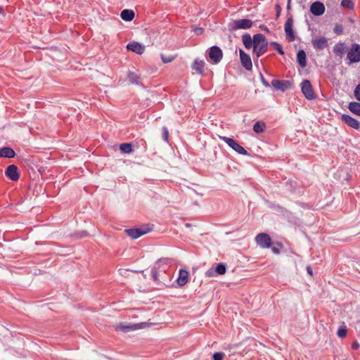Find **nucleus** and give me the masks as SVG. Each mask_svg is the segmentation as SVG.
<instances>
[{
	"label": "nucleus",
	"mask_w": 360,
	"mask_h": 360,
	"mask_svg": "<svg viewBox=\"0 0 360 360\" xmlns=\"http://www.w3.org/2000/svg\"><path fill=\"white\" fill-rule=\"evenodd\" d=\"M205 63L202 60L195 59L192 65V69L200 75H204Z\"/></svg>",
	"instance_id": "6ab92c4d"
},
{
	"label": "nucleus",
	"mask_w": 360,
	"mask_h": 360,
	"mask_svg": "<svg viewBox=\"0 0 360 360\" xmlns=\"http://www.w3.org/2000/svg\"><path fill=\"white\" fill-rule=\"evenodd\" d=\"M307 273L310 275V276H312L313 275V271H312V269L310 266H307Z\"/></svg>",
	"instance_id": "de8ad7c7"
},
{
	"label": "nucleus",
	"mask_w": 360,
	"mask_h": 360,
	"mask_svg": "<svg viewBox=\"0 0 360 360\" xmlns=\"http://www.w3.org/2000/svg\"><path fill=\"white\" fill-rule=\"evenodd\" d=\"M259 28L263 30V31H265V32H269V28L266 26V25H260L259 26Z\"/></svg>",
	"instance_id": "09e8293b"
},
{
	"label": "nucleus",
	"mask_w": 360,
	"mask_h": 360,
	"mask_svg": "<svg viewBox=\"0 0 360 360\" xmlns=\"http://www.w3.org/2000/svg\"><path fill=\"white\" fill-rule=\"evenodd\" d=\"M253 22L249 19H240L233 20L231 30H247L252 27Z\"/></svg>",
	"instance_id": "6e6552de"
},
{
	"label": "nucleus",
	"mask_w": 360,
	"mask_h": 360,
	"mask_svg": "<svg viewBox=\"0 0 360 360\" xmlns=\"http://www.w3.org/2000/svg\"><path fill=\"white\" fill-rule=\"evenodd\" d=\"M271 45L274 46V49L276 51H278V53L279 54H281V55H283L284 54V51L283 50V48H282L281 45L279 43L274 41V42L271 43Z\"/></svg>",
	"instance_id": "473e14b6"
},
{
	"label": "nucleus",
	"mask_w": 360,
	"mask_h": 360,
	"mask_svg": "<svg viewBox=\"0 0 360 360\" xmlns=\"http://www.w3.org/2000/svg\"><path fill=\"white\" fill-rule=\"evenodd\" d=\"M224 356L222 352H216L213 354V360H223Z\"/></svg>",
	"instance_id": "58836bf2"
},
{
	"label": "nucleus",
	"mask_w": 360,
	"mask_h": 360,
	"mask_svg": "<svg viewBox=\"0 0 360 360\" xmlns=\"http://www.w3.org/2000/svg\"><path fill=\"white\" fill-rule=\"evenodd\" d=\"M347 58L349 60V63H359L360 61V44H353L347 51Z\"/></svg>",
	"instance_id": "20e7f679"
},
{
	"label": "nucleus",
	"mask_w": 360,
	"mask_h": 360,
	"mask_svg": "<svg viewBox=\"0 0 360 360\" xmlns=\"http://www.w3.org/2000/svg\"><path fill=\"white\" fill-rule=\"evenodd\" d=\"M342 120L349 127L354 129H359L360 128L359 122L349 115L343 114L342 115Z\"/></svg>",
	"instance_id": "4468645a"
},
{
	"label": "nucleus",
	"mask_w": 360,
	"mask_h": 360,
	"mask_svg": "<svg viewBox=\"0 0 360 360\" xmlns=\"http://www.w3.org/2000/svg\"><path fill=\"white\" fill-rule=\"evenodd\" d=\"M127 49L141 55L145 51V46L141 43L133 41L127 45Z\"/></svg>",
	"instance_id": "dca6fc26"
},
{
	"label": "nucleus",
	"mask_w": 360,
	"mask_h": 360,
	"mask_svg": "<svg viewBox=\"0 0 360 360\" xmlns=\"http://www.w3.org/2000/svg\"><path fill=\"white\" fill-rule=\"evenodd\" d=\"M300 86L302 93L307 100H314L316 98V95L309 80L304 79L302 82Z\"/></svg>",
	"instance_id": "7ed1b4c3"
},
{
	"label": "nucleus",
	"mask_w": 360,
	"mask_h": 360,
	"mask_svg": "<svg viewBox=\"0 0 360 360\" xmlns=\"http://www.w3.org/2000/svg\"><path fill=\"white\" fill-rule=\"evenodd\" d=\"M306 58L305 51L304 50H300L297 53V60L300 67L305 68L307 66Z\"/></svg>",
	"instance_id": "5701e85b"
},
{
	"label": "nucleus",
	"mask_w": 360,
	"mask_h": 360,
	"mask_svg": "<svg viewBox=\"0 0 360 360\" xmlns=\"http://www.w3.org/2000/svg\"><path fill=\"white\" fill-rule=\"evenodd\" d=\"M15 155V151L10 147H3L0 148V157L6 158H12Z\"/></svg>",
	"instance_id": "aec40b11"
},
{
	"label": "nucleus",
	"mask_w": 360,
	"mask_h": 360,
	"mask_svg": "<svg viewBox=\"0 0 360 360\" xmlns=\"http://www.w3.org/2000/svg\"><path fill=\"white\" fill-rule=\"evenodd\" d=\"M151 276L153 278L154 281L158 282V271L157 267L154 266L151 269L150 271Z\"/></svg>",
	"instance_id": "c9c22d12"
},
{
	"label": "nucleus",
	"mask_w": 360,
	"mask_h": 360,
	"mask_svg": "<svg viewBox=\"0 0 360 360\" xmlns=\"http://www.w3.org/2000/svg\"><path fill=\"white\" fill-rule=\"evenodd\" d=\"M337 335L341 338H343L346 336L347 335V328L345 326H343V327H340L338 328V331H337Z\"/></svg>",
	"instance_id": "72a5a7b5"
},
{
	"label": "nucleus",
	"mask_w": 360,
	"mask_h": 360,
	"mask_svg": "<svg viewBox=\"0 0 360 360\" xmlns=\"http://www.w3.org/2000/svg\"><path fill=\"white\" fill-rule=\"evenodd\" d=\"M120 16L123 20L130 22L134 18L135 13L132 10L124 9L121 12Z\"/></svg>",
	"instance_id": "412c9836"
},
{
	"label": "nucleus",
	"mask_w": 360,
	"mask_h": 360,
	"mask_svg": "<svg viewBox=\"0 0 360 360\" xmlns=\"http://www.w3.org/2000/svg\"><path fill=\"white\" fill-rule=\"evenodd\" d=\"M255 242L260 248H269L272 245V240L270 236L266 233H261L256 236Z\"/></svg>",
	"instance_id": "39448f33"
},
{
	"label": "nucleus",
	"mask_w": 360,
	"mask_h": 360,
	"mask_svg": "<svg viewBox=\"0 0 360 360\" xmlns=\"http://www.w3.org/2000/svg\"><path fill=\"white\" fill-rule=\"evenodd\" d=\"M272 86L276 89L281 91H285L288 89H291L292 88V82L289 80H283V79H273L271 81Z\"/></svg>",
	"instance_id": "0eeeda50"
},
{
	"label": "nucleus",
	"mask_w": 360,
	"mask_h": 360,
	"mask_svg": "<svg viewBox=\"0 0 360 360\" xmlns=\"http://www.w3.org/2000/svg\"><path fill=\"white\" fill-rule=\"evenodd\" d=\"M203 31L204 30L201 27H196L195 30H194V32L195 33L197 34V35H200L203 33Z\"/></svg>",
	"instance_id": "c03bdc74"
},
{
	"label": "nucleus",
	"mask_w": 360,
	"mask_h": 360,
	"mask_svg": "<svg viewBox=\"0 0 360 360\" xmlns=\"http://www.w3.org/2000/svg\"><path fill=\"white\" fill-rule=\"evenodd\" d=\"M360 347V345L359 343L357 342V341H355L352 344V348L354 350H357L359 349Z\"/></svg>",
	"instance_id": "37998d69"
},
{
	"label": "nucleus",
	"mask_w": 360,
	"mask_h": 360,
	"mask_svg": "<svg viewBox=\"0 0 360 360\" xmlns=\"http://www.w3.org/2000/svg\"><path fill=\"white\" fill-rule=\"evenodd\" d=\"M2 11H3V8H2V7L0 6V13H2Z\"/></svg>",
	"instance_id": "603ef678"
},
{
	"label": "nucleus",
	"mask_w": 360,
	"mask_h": 360,
	"mask_svg": "<svg viewBox=\"0 0 360 360\" xmlns=\"http://www.w3.org/2000/svg\"><path fill=\"white\" fill-rule=\"evenodd\" d=\"M146 325V323H139L136 324H122L120 323L116 328L117 330L122 331L123 333H127L129 331L136 330L138 329L143 328Z\"/></svg>",
	"instance_id": "9d476101"
},
{
	"label": "nucleus",
	"mask_w": 360,
	"mask_h": 360,
	"mask_svg": "<svg viewBox=\"0 0 360 360\" xmlns=\"http://www.w3.org/2000/svg\"><path fill=\"white\" fill-rule=\"evenodd\" d=\"M207 53L213 64H218L222 59V51L217 46H212L207 51Z\"/></svg>",
	"instance_id": "f03ea898"
},
{
	"label": "nucleus",
	"mask_w": 360,
	"mask_h": 360,
	"mask_svg": "<svg viewBox=\"0 0 360 360\" xmlns=\"http://www.w3.org/2000/svg\"><path fill=\"white\" fill-rule=\"evenodd\" d=\"M266 125L264 122H257L253 126V130L255 133H262L264 131Z\"/></svg>",
	"instance_id": "cd10ccee"
},
{
	"label": "nucleus",
	"mask_w": 360,
	"mask_h": 360,
	"mask_svg": "<svg viewBox=\"0 0 360 360\" xmlns=\"http://www.w3.org/2000/svg\"><path fill=\"white\" fill-rule=\"evenodd\" d=\"M311 44L316 50H323L328 46L327 39L324 37H316L312 39Z\"/></svg>",
	"instance_id": "2eb2a0df"
},
{
	"label": "nucleus",
	"mask_w": 360,
	"mask_h": 360,
	"mask_svg": "<svg viewBox=\"0 0 360 360\" xmlns=\"http://www.w3.org/2000/svg\"><path fill=\"white\" fill-rule=\"evenodd\" d=\"M189 273L187 270L180 269L179 271V276L176 279L177 284L179 287L184 286L188 281Z\"/></svg>",
	"instance_id": "a211bd4d"
},
{
	"label": "nucleus",
	"mask_w": 360,
	"mask_h": 360,
	"mask_svg": "<svg viewBox=\"0 0 360 360\" xmlns=\"http://www.w3.org/2000/svg\"><path fill=\"white\" fill-rule=\"evenodd\" d=\"M242 40L246 49H250L251 47H253V39H252L249 34H243L242 37Z\"/></svg>",
	"instance_id": "393cba45"
},
{
	"label": "nucleus",
	"mask_w": 360,
	"mask_h": 360,
	"mask_svg": "<svg viewBox=\"0 0 360 360\" xmlns=\"http://www.w3.org/2000/svg\"><path fill=\"white\" fill-rule=\"evenodd\" d=\"M253 48L267 44L265 37L262 34H256L253 36Z\"/></svg>",
	"instance_id": "4be33fe9"
},
{
	"label": "nucleus",
	"mask_w": 360,
	"mask_h": 360,
	"mask_svg": "<svg viewBox=\"0 0 360 360\" xmlns=\"http://www.w3.org/2000/svg\"><path fill=\"white\" fill-rule=\"evenodd\" d=\"M150 231L149 229L134 228L125 229V232L132 239H136Z\"/></svg>",
	"instance_id": "1a4fd4ad"
},
{
	"label": "nucleus",
	"mask_w": 360,
	"mask_h": 360,
	"mask_svg": "<svg viewBox=\"0 0 360 360\" xmlns=\"http://www.w3.org/2000/svg\"><path fill=\"white\" fill-rule=\"evenodd\" d=\"M354 93L355 98L360 101V83L356 86Z\"/></svg>",
	"instance_id": "ea45409f"
},
{
	"label": "nucleus",
	"mask_w": 360,
	"mask_h": 360,
	"mask_svg": "<svg viewBox=\"0 0 360 360\" xmlns=\"http://www.w3.org/2000/svg\"><path fill=\"white\" fill-rule=\"evenodd\" d=\"M261 80H262V83L263 84L264 86H265L266 87H269L270 86V84H269V82L264 78V77L262 76V75H261Z\"/></svg>",
	"instance_id": "a18cd8bd"
},
{
	"label": "nucleus",
	"mask_w": 360,
	"mask_h": 360,
	"mask_svg": "<svg viewBox=\"0 0 360 360\" xmlns=\"http://www.w3.org/2000/svg\"><path fill=\"white\" fill-rule=\"evenodd\" d=\"M348 108L352 113L360 116V103L351 102L348 105Z\"/></svg>",
	"instance_id": "a878e982"
},
{
	"label": "nucleus",
	"mask_w": 360,
	"mask_h": 360,
	"mask_svg": "<svg viewBox=\"0 0 360 360\" xmlns=\"http://www.w3.org/2000/svg\"><path fill=\"white\" fill-rule=\"evenodd\" d=\"M219 137L221 140L224 141L231 148H232L238 154L243 155H246L248 154V151L233 139L224 136H219Z\"/></svg>",
	"instance_id": "f257e3e1"
},
{
	"label": "nucleus",
	"mask_w": 360,
	"mask_h": 360,
	"mask_svg": "<svg viewBox=\"0 0 360 360\" xmlns=\"http://www.w3.org/2000/svg\"><path fill=\"white\" fill-rule=\"evenodd\" d=\"M341 6L349 10H353L354 8V4L352 0H342Z\"/></svg>",
	"instance_id": "7c9ffc66"
},
{
	"label": "nucleus",
	"mask_w": 360,
	"mask_h": 360,
	"mask_svg": "<svg viewBox=\"0 0 360 360\" xmlns=\"http://www.w3.org/2000/svg\"><path fill=\"white\" fill-rule=\"evenodd\" d=\"M333 51L335 56L342 58L347 51V46L345 43L338 42L333 46Z\"/></svg>",
	"instance_id": "f3484780"
},
{
	"label": "nucleus",
	"mask_w": 360,
	"mask_h": 360,
	"mask_svg": "<svg viewBox=\"0 0 360 360\" xmlns=\"http://www.w3.org/2000/svg\"><path fill=\"white\" fill-rule=\"evenodd\" d=\"M6 175L11 181H15L19 179L20 175L18 169L15 165H9L6 170Z\"/></svg>",
	"instance_id": "f8f14e48"
},
{
	"label": "nucleus",
	"mask_w": 360,
	"mask_h": 360,
	"mask_svg": "<svg viewBox=\"0 0 360 360\" xmlns=\"http://www.w3.org/2000/svg\"><path fill=\"white\" fill-rule=\"evenodd\" d=\"M275 8H276V18H278L281 15V11H282V8L281 6L279 5V4H276L275 6Z\"/></svg>",
	"instance_id": "a19ab883"
},
{
	"label": "nucleus",
	"mask_w": 360,
	"mask_h": 360,
	"mask_svg": "<svg viewBox=\"0 0 360 360\" xmlns=\"http://www.w3.org/2000/svg\"><path fill=\"white\" fill-rule=\"evenodd\" d=\"M239 54L243 67L247 70H251L252 68V63L250 56L242 49L240 50Z\"/></svg>",
	"instance_id": "9b49d317"
},
{
	"label": "nucleus",
	"mask_w": 360,
	"mask_h": 360,
	"mask_svg": "<svg viewBox=\"0 0 360 360\" xmlns=\"http://www.w3.org/2000/svg\"><path fill=\"white\" fill-rule=\"evenodd\" d=\"M325 6L321 1H315L310 6V11L316 16L321 15L325 12Z\"/></svg>",
	"instance_id": "ddd939ff"
},
{
	"label": "nucleus",
	"mask_w": 360,
	"mask_h": 360,
	"mask_svg": "<svg viewBox=\"0 0 360 360\" xmlns=\"http://www.w3.org/2000/svg\"><path fill=\"white\" fill-rule=\"evenodd\" d=\"M267 46L268 43L253 48V52L256 54L257 58L267 51Z\"/></svg>",
	"instance_id": "b1692460"
},
{
	"label": "nucleus",
	"mask_w": 360,
	"mask_h": 360,
	"mask_svg": "<svg viewBox=\"0 0 360 360\" xmlns=\"http://www.w3.org/2000/svg\"><path fill=\"white\" fill-rule=\"evenodd\" d=\"M120 149L124 153H130L132 152V146L129 143H124L120 145Z\"/></svg>",
	"instance_id": "c85d7f7f"
},
{
	"label": "nucleus",
	"mask_w": 360,
	"mask_h": 360,
	"mask_svg": "<svg viewBox=\"0 0 360 360\" xmlns=\"http://www.w3.org/2000/svg\"><path fill=\"white\" fill-rule=\"evenodd\" d=\"M86 236H87V233L86 231H84L80 234L79 237H84Z\"/></svg>",
	"instance_id": "3c124183"
},
{
	"label": "nucleus",
	"mask_w": 360,
	"mask_h": 360,
	"mask_svg": "<svg viewBox=\"0 0 360 360\" xmlns=\"http://www.w3.org/2000/svg\"><path fill=\"white\" fill-rule=\"evenodd\" d=\"M127 77L129 82L134 84H139L140 77L134 72L129 71Z\"/></svg>",
	"instance_id": "bb28decb"
},
{
	"label": "nucleus",
	"mask_w": 360,
	"mask_h": 360,
	"mask_svg": "<svg viewBox=\"0 0 360 360\" xmlns=\"http://www.w3.org/2000/svg\"><path fill=\"white\" fill-rule=\"evenodd\" d=\"M161 59L164 63H167L172 62L174 59V57H173V56L167 57V56H164L163 54H161Z\"/></svg>",
	"instance_id": "4c0bfd02"
},
{
	"label": "nucleus",
	"mask_w": 360,
	"mask_h": 360,
	"mask_svg": "<svg viewBox=\"0 0 360 360\" xmlns=\"http://www.w3.org/2000/svg\"><path fill=\"white\" fill-rule=\"evenodd\" d=\"M173 260L170 258H162L158 260L156 264L160 267L161 265H170Z\"/></svg>",
	"instance_id": "2f4dec72"
},
{
	"label": "nucleus",
	"mask_w": 360,
	"mask_h": 360,
	"mask_svg": "<svg viewBox=\"0 0 360 360\" xmlns=\"http://www.w3.org/2000/svg\"><path fill=\"white\" fill-rule=\"evenodd\" d=\"M214 271H216L217 276L218 275H223L226 271V266L224 263H219L214 268Z\"/></svg>",
	"instance_id": "c756f323"
},
{
	"label": "nucleus",
	"mask_w": 360,
	"mask_h": 360,
	"mask_svg": "<svg viewBox=\"0 0 360 360\" xmlns=\"http://www.w3.org/2000/svg\"><path fill=\"white\" fill-rule=\"evenodd\" d=\"M291 0H288L287 8L290 9Z\"/></svg>",
	"instance_id": "8fccbe9b"
},
{
	"label": "nucleus",
	"mask_w": 360,
	"mask_h": 360,
	"mask_svg": "<svg viewBox=\"0 0 360 360\" xmlns=\"http://www.w3.org/2000/svg\"><path fill=\"white\" fill-rule=\"evenodd\" d=\"M284 30L288 40L290 42L295 40V35L293 31V18L292 15L288 17L285 22Z\"/></svg>",
	"instance_id": "423d86ee"
},
{
	"label": "nucleus",
	"mask_w": 360,
	"mask_h": 360,
	"mask_svg": "<svg viewBox=\"0 0 360 360\" xmlns=\"http://www.w3.org/2000/svg\"><path fill=\"white\" fill-rule=\"evenodd\" d=\"M205 276L207 277H214V276H217V273L216 271H214V268H210V269H208L206 272H205Z\"/></svg>",
	"instance_id": "e433bc0d"
},
{
	"label": "nucleus",
	"mask_w": 360,
	"mask_h": 360,
	"mask_svg": "<svg viewBox=\"0 0 360 360\" xmlns=\"http://www.w3.org/2000/svg\"><path fill=\"white\" fill-rule=\"evenodd\" d=\"M162 139L165 142H168V141H169V131H168V129L167 128V127H162Z\"/></svg>",
	"instance_id": "f704fd0d"
},
{
	"label": "nucleus",
	"mask_w": 360,
	"mask_h": 360,
	"mask_svg": "<svg viewBox=\"0 0 360 360\" xmlns=\"http://www.w3.org/2000/svg\"><path fill=\"white\" fill-rule=\"evenodd\" d=\"M334 32L337 34H340L342 32V25H336L335 29H334Z\"/></svg>",
	"instance_id": "79ce46f5"
},
{
	"label": "nucleus",
	"mask_w": 360,
	"mask_h": 360,
	"mask_svg": "<svg viewBox=\"0 0 360 360\" xmlns=\"http://www.w3.org/2000/svg\"><path fill=\"white\" fill-rule=\"evenodd\" d=\"M271 250H272V252H273L274 254H279V253H280V250H279V248H278L272 247V248H271Z\"/></svg>",
	"instance_id": "49530a36"
}]
</instances>
